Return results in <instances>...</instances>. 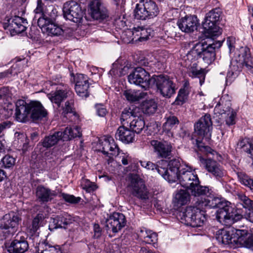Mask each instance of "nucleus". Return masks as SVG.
I'll return each mask as SVG.
<instances>
[{"label": "nucleus", "instance_id": "f257e3e1", "mask_svg": "<svg viewBox=\"0 0 253 253\" xmlns=\"http://www.w3.org/2000/svg\"><path fill=\"white\" fill-rule=\"evenodd\" d=\"M201 207H209L217 208L216 217L222 224L231 225L242 217L238 210L231 203L223 199L208 196L204 198V201L200 202Z\"/></svg>", "mask_w": 253, "mask_h": 253}, {"label": "nucleus", "instance_id": "f03ea898", "mask_svg": "<svg viewBox=\"0 0 253 253\" xmlns=\"http://www.w3.org/2000/svg\"><path fill=\"white\" fill-rule=\"evenodd\" d=\"M222 42L219 41L208 44L206 42H198L195 44L188 54V56L192 55L195 58H202L205 62L208 64H211L215 58L216 48H219Z\"/></svg>", "mask_w": 253, "mask_h": 253}, {"label": "nucleus", "instance_id": "7ed1b4c3", "mask_svg": "<svg viewBox=\"0 0 253 253\" xmlns=\"http://www.w3.org/2000/svg\"><path fill=\"white\" fill-rule=\"evenodd\" d=\"M160 165L163 167L158 168L157 172L169 182H175L182 166H188L185 164H181L180 160L176 159L170 160L169 163L165 160H162Z\"/></svg>", "mask_w": 253, "mask_h": 253}, {"label": "nucleus", "instance_id": "20e7f679", "mask_svg": "<svg viewBox=\"0 0 253 253\" xmlns=\"http://www.w3.org/2000/svg\"><path fill=\"white\" fill-rule=\"evenodd\" d=\"M221 14L219 8H214L206 14L202 25L207 36L214 38L221 34V29L218 26Z\"/></svg>", "mask_w": 253, "mask_h": 253}, {"label": "nucleus", "instance_id": "39448f33", "mask_svg": "<svg viewBox=\"0 0 253 253\" xmlns=\"http://www.w3.org/2000/svg\"><path fill=\"white\" fill-rule=\"evenodd\" d=\"M179 216L182 223L193 227L202 226L206 220L205 211L196 207H187Z\"/></svg>", "mask_w": 253, "mask_h": 253}, {"label": "nucleus", "instance_id": "423d86ee", "mask_svg": "<svg viewBox=\"0 0 253 253\" xmlns=\"http://www.w3.org/2000/svg\"><path fill=\"white\" fill-rule=\"evenodd\" d=\"M64 17L75 23L80 22L83 17V11L80 5L76 1L66 2L63 7Z\"/></svg>", "mask_w": 253, "mask_h": 253}, {"label": "nucleus", "instance_id": "0eeeda50", "mask_svg": "<svg viewBox=\"0 0 253 253\" xmlns=\"http://www.w3.org/2000/svg\"><path fill=\"white\" fill-rule=\"evenodd\" d=\"M212 123L210 115L206 114L202 116L194 125V135L203 139L206 137L209 138L211 136Z\"/></svg>", "mask_w": 253, "mask_h": 253}, {"label": "nucleus", "instance_id": "6e6552de", "mask_svg": "<svg viewBox=\"0 0 253 253\" xmlns=\"http://www.w3.org/2000/svg\"><path fill=\"white\" fill-rule=\"evenodd\" d=\"M177 180L183 187L190 189L194 185L200 183L197 175L193 171L192 168L188 166H182L180 173H178Z\"/></svg>", "mask_w": 253, "mask_h": 253}, {"label": "nucleus", "instance_id": "1a4fd4ad", "mask_svg": "<svg viewBox=\"0 0 253 253\" xmlns=\"http://www.w3.org/2000/svg\"><path fill=\"white\" fill-rule=\"evenodd\" d=\"M20 219L17 215L11 217L5 214L0 219V230L6 238L12 235L17 230Z\"/></svg>", "mask_w": 253, "mask_h": 253}, {"label": "nucleus", "instance_id": "9d476101", "mask_svg": "<svg viewBox=\"0 0 253 253\" xmlns=\"http://www.w3.org/2000/svg\"><path fill=\"white\" fill-rule=\"evenodd\" d=\"M216 239L219 242L230 248L235 249L241 245V237L238 236V233L233 234L224 229L218 231Z\"/></svg>", "mask_w": 253, "mask_h": 253}, {"label": "nucleus", "instance_id": "9b49d317", "mask_svg": "<svg viewBox=\"0 0 253 253\" xmlns=\"http://www.w3.org/2000/svg\"><path fill=\"white\" fill-rule=\"evenodd\" d=\"M158 91L164 97L169 98L175 93V84L167 76L160 75L157 87Z\"/></svg>", "mask_w": 253, "mask_h": 253}, {"label": "nucleus", "instance_id": "f8f14e48", "mask_svg": "<svg viewBox=\"0 0 253 253\" xmlns=\"http://www.w3.org/2000/svg\"><path fill=\"white\" fill-rule=\"evenodd\" d=\"M126 219L122 213L114 212L106 220V228L108 232H118L125 226Z\"/></svg>", "mask_w": 253, "mask_h": 253}, {"label": "nucleus", "instance_id": "ddd939ff", "mask_svg": "<svg viewBox=\"0 0 253 253\" xmlns=\"http://www.w3.org/2000/svg\"><path fill=\"white\" fill-rule=\"evenodd\" d=\"M75 89L77 94L83 98L88 97V89L89 86L88 77L84 74H77L75 78Z\"/></svg>", "mask_w": 253, "mask_h": 253}, {"label": "nucleus", "instance_id": "4468645a", "mask_svg": "<svg viewBox=\"0 0 253 253\" xmlns=\"http://www.w3.org/2000/svg\"><path fill=\"white\" fill-rule=\"evenodd\" d=\"M27 24L26 19L19 16H14L7 21V27L11 34H19L26 30Z\"/></svg>", "mask_w": 253, "mask_h": 253}, {"label": "nucleus", "instance_id": "2eb2a0df", "mask_svg": "<svg viewBox=\"0 0 253 253\" xmlns=\"http://www.w3.org/2000/svg\"><path fill=\"white\" fill-rule=\"evenodd\" d=\"M37 23L42 32L48 36H58L63 32L62 29L55 24L54 21L49 22L48 23L44 20L41 19L40 21H37Z\"/></svg>", "mask_w": 253, "mask_h": 253}, {"label": "nucleus", "instance_id": "dca6fc26", "mask_svg": "<svg viewBox=\"0 0 253 253\" xmlns=\"http://www.w3.org/2000/svg\"><path fill=\"white\" fill-rule=\"evenodd\" d=\"M15 118L19 122H24L30 113V103L28 104L24 100L19 99L15 103Z\"/></svg>", "mask_w": 253, "mask_h": 253}, {"label": "nucleus", "instance_id": "f3484780", "mask_svg": "<svg viewBox=\"0 0 253 253\" xmlns=\"http://www.w3.org/2000/svg\"><path fill=\"white\" fill-rule=\"evenodd\" d=\"M198 25L197 18L195 15L185 16L179 19L177 22L179 28L186 33L194 31Z\"/></svg>", "mask_w": 253, "mask_h": 253}, {"label": "nucleus", "instance_id": "a211bd4d", "mask_svg": "<svg viewBox=\"0 0 253 253\" xmlns=\"http://www.w3.org/2000/svg\"><path fill=\"white\" fill-rule=\"evenodd\" d=\"M129 183L128 187L131 194L139 199H142V181L138 175L130 173L128 175Z\"/></svg>", "mask_w": 253, "mask_h": 253}, {"label": "nucleus", "instance_id": "6ab92c4d", "mask_svg": "<svg viewBox=\"0 0 253 253\" xmlns=\"http://www.w3.org/2000/svg\"><path fill=\"white\" fill-rule=\"evenodd\" d=\"M90 13L96 20H103L108 17L106 8L99 0H93L90 4Z\"/></svg>", "mask_w": 253, "mask_h": 253}, {"label": "nucleus", "instance_id": "aec40b11", "mask_svg": "<svg viewBox=\"0 0 253 253\" xmlns=\"http://www.w3.org/2000/svg\"><path fill=\"white\" fill-rule=\"evenodd\" d=\"M102 153L110 158L111 156L118 155L120 153V149L111 136L106 137L102 142Z\"/></svg>", "mask_w": 253, "mask_h": 253}, {"label": "nucleus", "instance_id": "412c9836", "mask_svg": "<svg viewBox=\"0 0 253 253\" xmlns=\"http://www.w3.org/2000/svg\"><path fill=\"white\" fill-rule=\"evenodd\" d=\"M17 238L14 240L11 243L8 249L9 253H24L29 249L28 242L25 240V238L20 236L19 238L17 236Z\"/></svg>", "mask_w": 253, "mask_h": 253}, {"label": "nucleus", "instance_id": "4be33fe9", "mask_svg": "<svg viewBox=\"0 0 253 253\" xmlns=\"http://www.w3.org/2000/svg\"><path fill=\"white\" fill-rule=\"evenodd\" d=\"M238 198L242 203L243 207L248 209L244 215H242L239 211H238V212L242 217L244 216L247 220L253 223V201L243 194H238Z\"/></svg>", "mask_w": 253, "mask_h": 253}, {"label": "nucleus", "instance_id": "5701e85b", "mask_svg": "<svg viewBox=\"0 0 253 253\" xmlns=\"http://www.w3.org/2000/svg\"><path fill=\"white\" fill-rule=\"evenodd\" d=\"M30 108L31 117L34 121L42 120L47 115V111L39 101H31Z\"/></svg>", "mask_w": 253, "mask_h": 253}, {"label": "nucleus", "instance_id": "b1692460", "mask_svg": "<svg viewBox=\"0 0 253 253\" xmlns=\"http://www.w3.org/2000/svg\"><path fill=\"white\" fill-rule=\"evenodd\" d=\"M117 139L126 144L132 143L134 140L135 133L125 126H120L115 134Z\"/></svg>", "mask_w": 253, "mask_h": 253}, {"label": "nucleus", "instance_id": "393cba45", "mask_svg": "<svg viewBox=\"0 0 253 253\" xmlns=\"http://www.w3.org/2000/svg\"><path fill=\"white\" fill-rule=\"evenodd\" d=\"M140 110L141 111V109L137 107L132 109L130 108L124 109L120 119L122 126H129V123L132 119L140 115Z\"/></svg>", "mask_w": 253, "mask_h": 253}, {"label": "nucleus", "instance_id": "a878e982", "mask_svg": "<svg viewBox=\"0 0 253 253\" xmlns=\"http://www.w3.org/2000/svg\"><path fill=\"white\" fill-rule=\"evenodd\" d=\"M57 195V192L51 190L43 186H39L36 190V196L39 201L42 203H46L51 201Z\"/></svg>", "mask_w": 253, "mask_h": 253}, {"label": "nucleus", "instance_id": "bb28decb", "mask_svg": "<svg viewBox=\"0 0 253 253\" xmlns=\"http://www.w3.org/2000/svg\"><path fill=\"white\" fill-rule=\"evenodd\" d=\"M158 155L162 158H168L171 155L172 146L167 142L162 143L157 140L151 142Z\"/></svg>", "mask_w": 253, "mask_h": 253}, {"label": "nucleus", "instance_id": "cd10ccee", "mask_svg": "<svg viewBox=\"0 0 253 253\" xmlns=\"http://www.w3.org/2000/svg\"><path fill=\"white\" fill-rule=\"evenodd\" d=\"M198 184L194 185L190 189L192 195L197 197L196 203L198 206L201 207L200 202L204 201V198L207 197L210 193V190L207 186H202Z\"/></svg>", "mask_w": 253, "mask_h": 253}, {"label": "nucleus", "instance_id": "c85d7f7f", "mask_svg": "<svg viewBox=\"0 0 253 253\" xmlns=\"http://www.w3.org/2000/svg\"><path fill=\"white\" fill-rule=\"evenodd\" d=\"M73 220L71 216L67 214H64L63 215L57 216L55 218L52 219V221L50 222L49 225V229L51 228H65L66 226L72 223Z\"/></svg>", "mask_w": 253, "mask_h": 253}, {"label": "nucleus", "instance_id": "c756f323", "mask_svg": "<svg viewBox=\"0 0 253 253\" xmlns=\"http://www.w3.org/2000/svg\"><path fill=\"white\" fill-rule=\"evenodd\" d=\"M206 168L207 170L217 178L223 177L225 172L216 161L209 159L206 161Z\"/></svg>", "mask_w": 253, "mask_h": 253}, {"label": "nucleus", "instance_id": "7c9ffc66", "mask_svg": "<svg viewBox=\"0 0 253 253\" xmlns=\"http://www.w3.org/2000/svg\"><path fill=\"white\" fill-rule=\"evenodd\" d=\"M158 12V8L154 1L146 0L143 3V19L153 18L157 15Z\"/></svg>", "mask_w": 253, "mask_h": 253}, {"label": "nucleus", "instance_id": "2f4dec72", "mask_svg": "<svg viewBox=\"0 0 253 253\" xmlns=\"http://www.w3.org/2000/svg\"><path fill=\"white\" fill-rule=\"evenodd\" d=\"M160 78V75L151 76L146 69H143V89L157 88Z\"/></svg>", "mask_w": 253, "mask_h": 253}, {"label": "nucleus", "instance_id": "473e14b6", "mask_svg": "<svg viewBox=\"0 0 253 253\" xmlns=\"http://www.w3.org/2000/svg\"><path fill=\"white\" fill-rule=\"evenodd\" d=\"M57 15L58 11L53 5L46 6L45 8V11L42 14V16L38 17V21H40L41 19H43L46 21V22L49 23V22L55 21Z\"/></svg>", "mask_w": 253, "mask_h": 253}, {"label": "nucleus", "instance_id": "72a5a7b5", "mask_svg": "<svg viewBox=\"0 0 253 253\" xmlns=\"http://www.w3.org/2000/svg\"><path fill=\"white\" fill-rule=\"evenodd\" d=\"M190 195L186 190H180L175 194L173 202L177 207L187 204L190 201Z\"/></svg>", "mask_w": 253, "mask_h": 253}, {"label": "nucleus", "instance_id": "f704fd0d", "mask_svg": "<svg viewBox=\"0 0 253 253\" xmlns=\"http://www.w3.org/2000/svg\"><path fill=\"white\" fill-rule=\"evenodd\" d=\"M69 92L66 90L58 89L48 94L51 101L59 107L60 103L67 97Z\"/></svg>", "mask_w": 253, "mask_h": 253}, {"label": "nucleus", "instance_id": "c9c22d12", "mask_svg": "<svg viewBox=\"0 0 253 253\" xmlns=\"http://www.w3.org/2000/svg\"><path fill=\"white\" fill-rule=\"evenodd\" d=\"M62 131H57L52 135L46 136L42 141V145L45 148H50L55 145L58 141L62 139Z\"/></svg>", "mask_w": 253, "mask_h": 253}, {"label": "nucleus", "instance_id": "e433bc0d", "mask_svg": "<svg viewBox=\"0 0 253 253\" xmlns=\"http://www.w3.org/2000/svg\"><path fill=\"white\" fill-rule=\"evenodd\" d=\"M142 68L138 67L134 69L132 73L128 77V80L130 84L142 86Z\"/></svg>", "mask_w": 253, "mask_h": 253}, {"label": "nucleus", "instance_id": "4c0bfd02", "mask_svg": "<svg viewBox=\"0 0 253 253\" xmlns=\"http://www.w3.org/2000/svg\"><path fill=\"white\" fill-rule=\"evenodd\" d=\"M62 133V139L63 141H67L75 137H80L82 134L80 132V128L77 126L73 128L67 127Z\"/></svg>", "mask_w": 253, "mask_h": 253}, {"label": "nucleus", "instance_id": "58836bf2", "mask_svg": "<svg viewBox=\"0 0 253 253\" xmlns=\"http://www.w3.org/2000/svg\"><path fill=\"white\" fill-rule=\"evenodd\" d=\"M124 95L128 101L135 102L139 101L142 97V91L129 89L125 90Z\"/></svg>", "mask_w": 253, "mask_h": 253}, {"label": "nucleus", "instance_id": "ea45409f", "mask_svg": "<svg viewBox=\"0 0 253 253\" xmlns=\"http://www.w3.org/2000/svg\"><path fill=\"white\" fill-rule=\"evenodd\" d=\"M157 109V103L154 99H146L143 101V113L152 115Z\"/></svg>", "mask_w": 253, "mask_h": 253}, {"label": "nucleus", "instance_id": "a19ab883", "mask_svg": "<svg viewBox=\"0 0 253 253\" xmlns=\"http://www.w3.org/2000/svg\"><path fill=\"white\" fill-rule=\"evenodd\" d=\"M241 52L243 58L242 62L243 67L253 65V58L251 55L250 48L247 46L242 47Z\"/></svg>", "mask_w": 253, "mask_h": 253}, {"label": "nucleus", "instance_id": "79ce46f5", "mask_svg": "<svg viewBox=\"0 0 253 253\" xmlns=\"http://www.w3.org/2000/svg\"><path fill=\"white\" fill-rule=\"evenodd\" d=\"M238 146L250 155L251 157H253V141H250L247 139H244L239 142Z\"/></svg>", "mask_w": 253, "mask_h": 253}, {"label": "nucleus", "instance_id": "37998d69", "mask_svg": "<svg viewBox=\"0 0 253 253\" xmlns=\"http://www.w3.org/2000/svg\"><path fill=\"white\" fill-rule=\"evenodd\" d=\"M136 116L132 119L129 123V126L132 130L137 133H139L142 130V120L141 119L142 113L140 111V115Z\"/></svg>", "mask_w": 253, "mask_h": 253}, {"label": "nucleus", "instance_id": "c03bdc74", "mask_svg": "<svg viewBox=\"0 0 253 253\" xmlns=\"http://www.w3.org/2000/svg\"><path fill=\"white\" fill-rule=\"evenodd\" d=\"M188 94L189 92L185 87L183 88H180L173 104L182 105L187 100Z\"/></svg>", "mask_w": 253, "mask_h": 253}, {"label": "nucleus", "instance_id": "a18cd8bd", "mask_svg": "<svg viewBox=\"0 0 253 253\" xmlns=\"http://www.w3.org/2000/svg\"><path fill=\"white\" fill-rule=\"evenodd\" d=\"M143 209H150L152 206V202L154 200L151 193L143 186Z\"/></svg>", "mask_w": 253, "mask_h": 253}, {"label": "nucleus", "instance_id": "49530a36", "mask_svg": "<svg viewBox=\"0 0 253 253\" xmlns=\"http://www.w3.org/2000/svg\"><path fill=\"white\" fill-rule=\"evenodd\" d=\"M15 135L17 137V142L23 151L26 152L27 151L29 147V140L26 134L23 133L16 132Z\"/></svg>", "mask_w": 253, "mask_h": 253}, {"label": "nucleus", "instance_id": "de8ad7c7", "mask_svg": "<svg viewBox=\"0 0 253 253\" xmlns=\"http://www.w3.org/2000/svg\"><path fill=\"white\" fill-rule=\"evenodd\" d=\"M241 71L238 63L236 61H232L229 67V70L227 73V78L233 79L238 76Z\"/></svg>", "mask_w": 253, "mask_h": 253}, {"label": "nucleus", "instance_id": "09e8293b", "mask_svg": "<svg viewBox=\"0 0 253 253\" xmlns=\"http://www.w3.org/2000/svg\"><path fill=\"white\" fill-rule=\"evenodd\" d=\"M15 162L16 159L15 158L9 155H6L1 159L0 162V166L3 168L9 169L14 166Z\"/></svg>", "mask_w": 253, "mask_h": 253}, {"label": "nucleus", "instance_id": "8fccbe9b", "mask_svg": "<svg viewBox=\"0 0 253 253\" xmlns=\"http://www.w3.org/2000/svg\"><path fill=\"white\" fill-rule=\"evenodd\" d=\"M189 76L192 78H199V82L201 85L203 84L205 80V73L204 70L201 69L198 70L194 67L191 68L189 72Z\"/></svg>", "mask_w": 253, "mask_h": 253}, {"label": "nucleus", "instance_id": "3c124183", "mask_svg": "<svg viewBox=\"0 0 253 253\" xmlns=\"http://www.w3.org/2000/svg\"><path fill=\"white\" fill-rule=\"evenodd\" d=\"M43 220L42 214H38L33 219L31 226L29 227V230L31 234L36 233L41 226Z\"/></svg>", "mask_w": 253, "mask_h": 253}, {"label": "nucleus", "instance_id": "603ef678", "mask_svg": "<svg viewBox=\"0 0 253 253\" xmlns=\"http://www.w3.org/2000/svg\"><path fill=\"white\" fill-rule=\"evenodd\" d=\"M157 241V235L151 230H146L143 233V242L148 244H154Z\"/></svg>", "mask_w": 253, "mask_h": 253}, {"label": "nucleus", "instance_id": "864d4df0", "mask_svg": "<svg viewBox=\"0 0 253 253\" xmlns=\"http://www.w3.org/2000/svg\"><path fill=\"white\" fill-rule=\"evenodd\" d=\"M179 121L177 117L174 116H169L166 118V122L163 125L164 129L169 130L174 125H178Z\"/></svg>", "mask_w": 253, "mask_h": 253}, {"label": "nucleus", "instance_id": "5fc2aeb1", "mask_svg": "<svg viewBox=\"0 0 253 253\" xmlns=\"http://www.w3.org/2000/svg\"><path fill=\"white\" fill-rule=\"evenodd\" d=\"M225 106V107H223L220 103L217 104L214 109V114L222 115L226 114L228 111H230L231 106V102L229 101L226 102Z\"/></svg>", "mask_w": 253, "mask_h": 253}, {"label": "nucleus", "instance_id": "6e6d98bb", "mask_svg": "<svg viewBox=\"0 0 253 253\" xmlns=\"http://www.w3.org/2000/svg\"><path fill=\"white\" fill-rule=\"evenodd\" d=\"M81 185L82 188L87 192H91L96 189V185L94 183L86 179H82Z\"/></svg>", "mask_w": 253, "mask_h": 253}, {"label": "nucleus", "instance_id": "4d7b16f0", "mask_svg": "<svg viewBox=\"0 0 253 253\" xmlns=\"http://www.w3.org/2000/svg\"><path fill=\"white\" fill-rule=\"evenodd\" d=\"M226 114H227L228 116L225 120L226 124L228 126L234 125L236 123L235 119L237 116L236 111L233 110L230 107V111H228Z\"/></svg>", "mask_w": 253, "mask_h": 253}, {"label": "nucleus", "instance_id": "13d9d810", "mask_svg": "<svg viewBox=\"0 0 253 253\" xmlns=\"http://www.w3.org/2000/svg\"><path fill=\"white\" fill-rule=\"evenodd\" d=\"M63 113L64 115L68 113H73L75 114L74 111V100L70 99L67 100L65 104V106L63 107Z\"/></svg>", "mask_w": 253, "mask_h": 253}, {"label": "nucleus", "instance_id": "bf43d9fd", "mask_svg": "<svg viewBox=\"0 0 253 253\" xmlns=\"http://www.w3.org/2000/svg\"><path fill=\"white\" fill-rule=\"evenodd\" d=\"M43 248L41 253H62L58 246L55 247L46 244Z\"/></svg>", "mask_w": 253, "mask_h": 253}, {"label": "nucleus", "instance_id": "052dcab7", "mask_svg": "<svg viewBox=\"0 0 253 253\" xmlns=\"http://www.w3.org/2000/svg\"><path fill=\"white\" fill-rule=\"evenodd\" d=\"M95 108L97 115L99 117H104L107 113L105 106L102 103L95 104Z\"/></svg>", "mask_w": 253, "mask_h": 253}, {"label": "nucleus", "instance_id": "680f3d73", "mask_svg": "<svg viewBox=\"0 0 253 253\" xmlns=\"http://www.w3.org/2000/svg\"><path fill=\"white\" fill-rule=\"evenodd\" d=\"M61 197L66 202L70 203L76 204L78 203L80 201V198H76L73 195H71L65 193H62L61 194Z\"/></svg>", "mask_w": 253, "mask_h": 253}, {"label": "nucleus", "instance_id": "e2e57ef3", "mask_svg": "<svg viewBox=\"0 0 253 253\" xmlns=\"http://www.w3.org/2000/svg\"><path fill=\"white\" fill-rule=\"evenodd\" d=\"M45 8L42 0H38L37 7L34 10V12L36 15L40 14V16H42V14L45 11ZM37 17V15L35 16V18Z\"/></svg>", "mask_w": 253, "mask_h": 253}, {"label": "nucleus", "instance_id": "0e129e2a", "mask_svg": "<svg viewBox=\"0 0 253 253\" xmlns=\"http://www.w3.org/2000/svg\"><path fill=\"white\" fill-rule=\"evenodd\" d=\"M241 182L245 186L249 187L253 192V179L247 176H244L241 179Z\"/></svg>", "mask_w": 253, "mask_h": 253}, {"label": "nucleus", "instance_id": "69168bd1", "mask_svg": "<svg viewBox=\"0 0 253 253\" xmlns=\"http://www.w3.org/2000/svg\"><path fill=\"white\" fill-rule=\"evenodd\" d=\"M139 4H137L136 7L134 10V18L137 20H140L142 17V12L141 11V8L139 7Z\"/></svg>", "mask_w": 253, "mask_h": 253}, {"label": "nucleus", "instance_id": "338daca9", "mask_svg": "<svg viewBox=\"0 0 253 253\" xmlns=\"http://www.w3.org/2000/svg\"><path fill=\"white\" fill-rule=\"evenodd\" d=\"M161 163V162H159V164ZM159 167H163L162 165H160L159 166H156L154 164H153L152 162H148L147 163L146 166L145 167V168L147 169H151L154 171L157 172V169Z\"/></svg>", "mask_w": 253, "mask_h": 253}, {"label": "nucleus", "instance_id": "774afa93", "mask_svg": "<svg viewBox=\"0 0 253 253\" xmlns=\"http://www.w3.org/2000/svg\"><path fill=\"white\" fill-rule=\"evenodd\" d=\"M94 237L98 238L101 235V230L98 224H94L93 225Z\"/></svg>", "mask_w": 253, "mask_h": 253}]
</instances>
